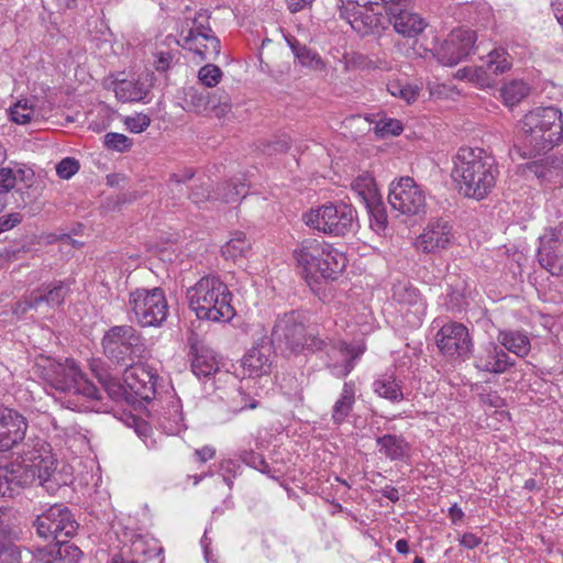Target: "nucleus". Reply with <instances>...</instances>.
Returning <instances> with one entry per match:
<instances>
[{
  "mask_svg": "<svg viewBox=\"0 0 563 563\" xmlns=\"http://www.w3.org/2000/svg\"><path fill=\"white\" fill-rule=\"evenodd\" d=\"M57 461L51 445L43 440L25 444L20 461L0 467V495L13 497L20 488L38 481L48 493H55L66 484L56 472Z\"/></svg>",
  "mask_w": 563,
  "mask_h": 563,
  "instance_id": "nucleus-1",
  "label": "nucleus"
},
{
  "mask_svg": "<svg viewBox=\"0 0 563 563\" xmlns=\"http://www.w3.org/2000/svg\"><path fill=\"white\" fill-rule=\"evenodd\" d=\"M35 373L56 391L64 394L60 402L70 410H92L91 402L100 398L98 388L84 377L74 360L57 362L41 356L35 362Z\"/></svg>",
  "mask_w": 563,
  "mask_h": 563,
  "instance_id": "nucleus-2",
  "label": "nucleus"
},
{
  "mask_svg": "<svg viewBox=\"0 0 563 563\" xmlns=\"http://www.w3.org/2000/svg\"><path fill=\"white\" fill-rule=\"evenodd\" d=\"M451 177L464 197L486 198L496 185L498 169L494 158L479 147H461L452 157Z\"/></svg>",
  "mask_w": 563,
  "mask_h": 563,
  "instance_id": "nucleus-3",
  "label": "nucleus"
},
{
  "mask_svg": "<svg viewBox=\"0 0 563 563\" xmlns=\"http://www.w3.org/2000/svg\"><path fill=\"white\" fill-rule=\"evenodd\" d=\"M189 308L200 320L229 322L235 316L232 294L217 275L201 277L186 292Z\"/></svg>",
  "mask_w": 563,
  "mask_h": 563,
  "instance_id": "nucleus-4",
  "label": "nucleus"
},
{
  "mask_svg": "<svg viewBox=\"0 0 563 563\" xmlns=\"http://www.w3.org/2000/svg\"><path fill=\"white\" fill-rule=\"evenodd\" d=\"M294 257L306 278L336 279L346 267V256L332 244L308 238L295 249Z\"/></svg>",
  "mask_w": 563,
  "mask_h": 563,
  "instance_id": "nucleus-5",
  "label": "nucleus"
},
{
  "mask_svg": "<svg viewBox=\"0 0 563 563\" xmlns=\"http://www.w3.org/2000/svg\"><path fill=\"white\" fill-rule=\"evenodd\" d=\"M562 117L555 107H540L528 112L521 121L526 146L534 154H541L563 142Z\"/></svg>",
  "mask_w": 563,
  "mask_h": 563,
  "instance_id": "nucleus-6",
  "label": "nucleus"
},
{
  "mask_svg": "<svg viewBox=\"0 0 563 563\" xmlns=\"http://www.w3.org/2000/svg\"><path fill=\"white\" fill-rule=\"evenodd\" d=\"M103 354L112 362L131 365L147 354L145 340L132 325H113L102 338Z\"/></svg>",
  "mask_w": 563,
  "mask_h": 563,
  "instance_id": "nucleus-7",
  "label": "nucleus"
},
{
  "mask_svg": "<svg viewBox=\"0 0 563 563\" xmlns=\"http://www.w3.org/2000/svg\"><path fill=\"white\" fill-rule=\"evenodd\" d=\"M355 219V209L344 202H329L302 216L303 222L310 229L331 236H344L351 232Z\"/></svg>",
  "mask_w": 563,
  "mask_h": 563,
  "instance_id": "nucleus-8",
  "label": "nucleus"
},
{
  "mask_svg": "<svg viewBox=\"0 0 563 563\" xmlns=\"http://www.w3.org/2000/svg\"><path fill=\"white\" fill-rule=\"evenodd\" d=\"M128 309L133 314L130 319L143 328L161 327L168 316L167 300L159 287L137 288L131 291Z\"/></svg>",
  "mask_w": 563,
  "mask_h": 563,
  "instance_id": "nucleus-9",
  "label": "nucleus"
},
{
  "mask_svg": "<svg viewBox=\"0 0 563 563\" xmlns=\"http://www.w3.org/2000/svg\"><path fill=\"white\" fill-rule=\"evenodd\" d=\"M388 202L395 211L407 217L421 216L427 211L426 191L409 176L391 181Z\"/></svg>",
  "mask_w": 563,
  "mask_h": 563,
  "instance_id": "nucleus-10",
  "label": "nucleus"
},
{
  "mask_svg": "<svg viewBox=\"0 0 563 563\" xmlns=\"http://www.w3.org/2000/svg\"><path fill=\"white\" fill-rule=\"evenodd\" d=\"M34 527L41 538L62 542L75 534L78 523L66 506L54 504L36 517Z\"/></svg>",
  "mask_w": 563,
  "mask_h": 563,
  "instance_id": "nucleus-11",
  "label": "nucleus"
},
{
  "mask_svg": "<svg viewBox=\"0 0 563 563\" xmlns=\"http://www.w3.org/2000/svg\"><path fill=\"white\" fill-rule=\"evenodd\" d=\"M273 338L279 343H285L295 353L300 352L305 346L313 351H321L327 345L323 339L306 335L305 325L295 311L285 313L277 319L273 329Z\"/></svg>",
  "mask_w": 563,
  "mask_h": 563,
  "instance_id": "nucleus-12",
  "label": "nucleus"
},
{
  "mask_svg": "<svg viewBox=\"0 0 563 563\" xmlns=\"http://www.w3.org/2000/svg\"><path fill=\"white\" fill-rule=\"evenodd\" d=\"M189 356L194 375L199 380H203L205 384H209V386H206L207 393L219 389L217 386L218 380L234 382L235 378L229 372L220 369L217 354L212 349L195 343L190 346Z\"/></svg>",
  "mask_w": 563,
  "mask_h": 563,
  "instance_id": "nucleus-13",
  "label": "nucleus"
},
{
  "mask_svg": "<svg viewBox=\"0 0 563 563\" xmlns=\"http://www.w3.org/2000/svg\"><path fill=\"white\" fill-rule=\"evenodd\" d=\"M435 344L445 357L462 361L470 357L474 347L468 329L459 322L443 324L435 334Z\"/></svg>",
  "mask_w": 563,
  "mask_h": 563,
  "instance_id": "nucleus-14",
  "label": "nucleus"
},
{
  "mask_svg": "<svg viewBox=\"0 0 563 563\" xmlns=\"http://www.w3.org/2000/svg\"><path fill=\"white\" fill-rule=\"evenodd\" d=\"M158 375L154 368L143 363H134L126 367L123 380L129 388L131 404L150 402L156 395Z\"/></svg>",
  "mask_w": 563,
  "mask_h": 563,
  "instance_id": "nucleus-15",
  "label": "nucleus"
},
{
  "mask_svg": "<svg viewBox=\"0 0 563 563\" xmlns=\"http://www.w3.org/2000/svg\"><path fill=\"white\" fill-rule=\"evenodd\" d=\"M511 66L512 60L509 53L505 48H495L482 58L481 65L474 69H464L463 73L481 87H492L496 84L497 77L508 71Z\"/></svg>",
  "mask_w": 563,
  "mask_h": 563,
  "instance_id": "nucleus-16",
  "label": "nucleus"
},
{
  "mask_svg": "<svg viewBox=\"0 0 563 563\" xmlns=\"http://www.w3.org/2000/svg\"><path fill=\"white\" fill-rule=\"evenodd\" d=\"M454 240L452 224L443 218H434L417 236L415 247L424 254H435L446 250Z\"/></svg>",
  "mask_w": 563,
  "mask_h": 563,
  "instance_id": "nucleus-17",
  "label": "nucleus"
},
{
  "mask_svg": "<svg viewBox=\"0 0 563 563\" xmlns=\"http://www.w3.org/2000/svg\"><path fill=\"white\" fill-rule=\"evenodd\" d=\"M475 32L466 29L453 30L437 49V59L445 66H454L467 57L475 44Z\"/></svg>",
  "mask_w": 563,
  "mask_h": 563,
  "instance_id": "nucleus-18",
  "label": "nucleus"
},
{
  "mask_svg": "<svg viewBox=\"0 0 563 563\" xmlns=\"http://www.w3.org/2000/svg\"><path fill=\"white\" fill-rule=\"evenodd\" d=\"M322 350L327 351V367L338 378L347 376L353 371L356 361L364 353L363 346L351 345L345 342H327Z\"/></svg>",
  "mask_w": 563,
  "mask_h": 563,
  "instance_id": "nucleus-19",
  "label": "nucleus"
},
{
  "mask_svg": "<svg viewBox=\"0 0 563 563\" xmlns=\"http://www.w3.org/2000/svg\"><path fill=\"white\" fill-rule=\"evenodd\" d=\"M184 102L187 111L198 114L211 111L217 118L227 115L231 110L228 96H220L218 103H214V97H211L209 91L194 86L185 88Z\"/></svg>",
  "mask_w": 563,
  "mask_h": 563,
  "instance_id": "nucleus-20",
  "label": "nucleus"
},
{
  "mask_svg": "<svg viewBox=\"0 0 563 563\" xmlns=\"http://www.w3.org/2000/svg\"><path fill=\"white\" fill-rule=\"evenodd\" d=\"M561 232L559 227L549 228L539 238L538 261L552 275H558L562 271L560 245L563 238Z\"/></svg>",
  "mask_w": 563,
  "mask_h": 563,
  "instance_id": "nucleus-21",
  "label": "nucleus"
},
{
  "mask_svg": "<svg viewBox=\"0 0 563 563\" xmlns=\"http://www.w3.org/2000/svg\"><path fill=\"white\" fill-rule=\"evenodd\" d=\"M406 1L401 0L398 3L386 5V12L398 34L404 37H416L426 29L427 23L417 13L402 8Z\"/></svg>",
  "mask_w": 563,
  "mask_h": 563,
  "instance_id": "nucleus-22",
  "label": "nucleus"
},
{
  "mask_svg": "<svg viewBox=\"0 0 563 563\" xmlns=\"http://www.w3.org/2000/svg\"><path fill=\"white\" fill-rule=\"evenodd\" d=\"M515 365L509 355L496 343H488L475 355L474 366L490 374H503Z\"/></svg>",
  "mask_w": 563,
  "mask_h": 563,
  "instance_id": "nucleus-23",
  "label": "nucleus"
},
{
  "mask_svg": "<svg viewBox=\"0 0 563 563\" xmlns=\"http://www.w3.org/2000/svg\"><path fill=\"white\" fill-rule=\"evenodd\" d=\"M183 48L194 53L199 59L214 60L221 52V43L216 34H184L179 36L178 42Z\"/></svg>",
  "mask_w": 563,
  "mask_h": 563,
  "instance_id": "nucleus-24",
  "label": "nucleus"
},
{
  "mask_svg": "<svg viewBox=\"0 0 563 563\" xmlns=\"http://www.w3.org/2000/svg\"><path fill=\"white\" fill-rule=\"evenodd\" d=\"M153 87L151 74L140 76L135 80H119L114 82V93L122 102H147L146 98Z\"/></svg>",
  "mask_w": 563,
  "mask_h": 563,
  "instance_id": "nucleus-25",
  "label": "nucleus"
},
{
  "mask_svg": "<svg viewBox=\"0 0 563 563\" xmlns=\"http://www.w3.org/2000/svg\"><path fill=\"white\" fill-rule=\"evenodd\" d=\"M69 280H58L53 284H49L45 290L42 291H33L25 299L24 303L27 309H40L43 305L48 306L49 308L59 307L63 305L66 296L70 289Z\"/></svg>",
  "mask_w": 563,
  "mask_h": 563,
  "instance_id": "nucleus-26",
  "label": "nucleus"
},
{
  "mask_svg": "<svg viewBox=\"0 0 563 563\" xmlns=\"http://www.w3.org/2000/svg\"><path fill=\"white\" fill-rule=\"evenodd\" d=\"M27 429L25 418L15 410H10V418L0 422V452H4L21 442Z\"/></svg>",
  "mask_w": 563,
  "mask_h": 563,
  "instance_id": "nucleus-27",
  "label": "nucleus"
},
{
  "mask_svg": "<svg viewBox=\"0 0 563 563\" xmlns=\"http://www.w3.org/2000/svg\"><path fill=\"white\" fill-rule=\"evenodd\" d=\"M13 166L0 167V195L10 192L18 183L31 186L34 172L21 163H12Z\"/></svg>",
  "mask_w": 563,
  "mask_h": 563,
  "instance_id": "nucleus-28",
  "label": "nucleus"
},
{
  "mask_svg": "<svg viewBox=\"0 0 563 563\" xmlns=\"http://www.w3.org/2000/svg\"><path fill=\"white\" fill-rule=\"evenodd\" d=\"M355 395V383L353 380L345 382L343 384L342 391L332 406L331 419L334 424H342L350 416L356 401Z\"/></svg>",
  "mask_w": 563,
  "mask_h": 563,
  "instance_id": "nucleus-29",
  "label": "nucleus"
},
{
  "mask_svg": "<svg viewBox=\"0 0 563 563\" xmlns=\"http://www.w3.org/2000/svg\"><path fill=\"white\" fill-rule=\"evenodd\" d=\"M271 346L257 345L253 346L243 357L242 364L249 376H262L269 372L271 368Z\"/></svg>",
  "mask_w": 563,
  "mask_h": 563,
  "instance_id": "nucleus-30",
  "label": "nucleus"
},
{
  "mask_svg": "<svg viewBox=\"0 0 563 563\" xmlns=\"http://www.w3.org/2000/svg\"><path fill=\"white\" fill-rule=\"evenodd\" d=\"M376 444L390 461H406L410 456V444L400 435L384 434L376 439Z\"/></svg>",
  "mask_w": 563,
  "mask_h": 563,
  "instance_id": "nucleus-31",
  "label": "nucleus"
},
{
  "mask_svg": "<svg viewBox=\"0 0 563 563\" xmlns=\"http://www.w3.org/2000/svg\"><path fill=\"white\" fill-rule=\"evenodd\" d=\"M497 341L507 351L519 357H526L531 350L530 338L520 330H500Z\"/></svg>",
  "mask_w": 563,
  "mask_h": 563,
  "instance_id": "nucleus-32",
  "label": "nucleus"
},
{
  "mask_svg": "<svg viewBox=\"0 0 563 563\" xmlns=\"http://www.w3.org/2000/svg\"><path fill=\"white\" fill-rule=\"evenodd\" d=\"M91 369L111 399L114 401L124 400L126 402H131L132 398L129 395V388L124 382L122 384L118 378L112 377L106 369L99 368L98 365H92Z\"/></svg>",
  "mask_w": 563,
  "mask_h": 563,
  "instance_id": "nucleus-33",
  "label": "nucleus"
},
{
  "mask_svg": "<svg viewBox=\"0 0 563 563\" xmlns=\"http://www.w3.org/2000/svg\"><path fill=\"white\" fill-rule=\"evenodd\" d=\"M287 42L294 55L302 66L308 67L314 71L324 70L325 64L317 52L308 48L305 45H300L296 40H287Z\"/></svg>",
  "mask_w": 563,
  "mask_h": 563,
  "instance_id": "nucleus-34",
  "label": "nucleus"
},
{
  "mask_svg": "<svg viewBox=\"0 0 563 563\" xmlns=\"http://www.w3.org/2000/svg\"><path fill=\"white\" fill-rule=\"evenodd\" d=\"M373 389L379 397L393 402L402 400L404 393L399 382L393 375H383L373 383Z\"/></svg>",
  "mask_w": 563,
  "mask_h": 563,
  "instance_id": "nucleus-35",
  "label": "nucleus"
},
{
  "mask_svg": "<svg viewBox=\"0 0 563 563\" xmlns=\"http://www.w3.org/2000/svg\"><path fill=\"white\" fill-rule=\"evenodd\" d=\"M246 195L247 186L244 183L234 179L219 185L214 191L213 199L224 203H233L245 198Z\"/></svg>",
  "mask_w": 563,
  "mask_h": 563,
  "instance_id": "nucleus-36",
  "label": "nucleus"
},
{
  "mask_svg": "<svg viewBox=\"0 0 563 563\" xmlns=\"http://www.w3.org/2000/svg\"><path fill=\"white\" fill-rule=\"evenodd\" d=\"M351 189L364 205L380 197L375 187L374 178L369 174L357 176L352 181Z\"/></svg>",
  "mask_w": 563,
  "mask_h": 563,
  "instance_id": "nucleus-37",
  "label": "nucleus"
},
{
  "mask_svg": "<svg viewBox=\"0 0 563 563\" xmlns=\"http://www.w3.org/2000/svg\"><path fill=\"white\" fill-rule=\"evenodd\" d=\"M191 33V35L199 34H214L210 26V14L207 11L196 12L194 18H186L179 36Z\"/></svg>",
  "mask_w": 563,
  "mask_h": 563,
  "instance_id": "nucleus-38",
  "label": "nucleus"
},
{
  "mask_svg": "<svg viewBox=\"0 0 563 563\" xmlns=\"http://www.w3.org/2000/svg\"><path fill=\"white\" fill-rule=\"evenodd\" d=\"M369 217V225L372 230L376 233H382L386 230L388 224L387 211L382 201V198L378 197L371 202L364 205Z\"/></svg>",
  "mask_w": 563,
  "mask_h": 563,
  "instance_id": "nucleus-39",
  "label": "nucleus"
},
{
  "mask_svg": "<svg viewBox=\"0 0 563 563\" xmlns=\"http://www.w3.org/2000/svg\"><path fill=\"white\" fill-rule=\"evenodd\" d=\"M51 553L54 554L53 563H79L82 556L81 550L77 545L69 543L68 539L55 542Z\"/></svg>",
  "mask_w": 563,
  "mask_h": 563,
  "instance_id": "nucleus-40",
  "label": "nucleus"
},
{
  "mask_svg": "<svg viewBox=\"0 0 563 563\" xmlns=\"http://www.w3.org/2000/svg\"><path fill=\"white\" fill-rule=\"evenodd\" d=\"M530 92V87L522 80H511L504 85L500 96L508 107H514L523 100Z\"/></svg>",
  "mask_w": 563,
  "mask_h": 563,
  "instance_id": "nucleus-41",
  "label": "nucleus"
},
{
  "mask_svg": "<svg viewBox=\"0 0 563 563\" xmlns=\"http://www.w3.org/2000/svg\"><path fill=\"white\" fill-rule=\"evenodd\" d=\"M251 242L244 232H234L232 238L222 246L221 252L225 258L236 260L245 255L250 250Z\"/></svg>",
  "mask_w": 563,
  "mask_h": 563,
  "instance_id": "nucleus-42",
  "label": "nucleus"
},
{
  "mask_svg": "<svg viewBox=\"0 0 563 563\" xmlns=\"http://www.w3.org/2000/svg\"><path fill=\"white\" fill-rule=\"evenodd\" d=\"M35 117L34 104L29 99H20L10 107V118L18 124H27Z\"/></svg>",
  "mask_w": 563,
  "mask_h": 563,
  "instance_id": "nucleus-43",
  "label": "nucleus"
},
{
  "mask_svg": "<svg viewBox=\"0 0 563 563\" xmlns=\"http://www.w3.org/2000/svg\"><path fill=\"white\" fill-rule=\"evenodd\" d=\"M388 92L399 99H402L408 104L416 101L419 96V88L400 80H394L387 85Z\"/></svg>",
  "mask_w": 563,
  "mask_h": 563,
  "instance_id": "nucleus-44",
  "label": "nucleus"
},
{
  "mask_svg": "<svg viewBox=\"0 0 563 563\" xmlns=\"http://www.w3.org/2000/svg\"><path fill=\"white\" fill-rule=\"evenodd\" d=\"M221 68L214 64H206L198 70V80L207 88L216 87L222 79Z\"/></svg>",
  "mask_w": 563,
  "mask_h": 563,
  "instance_id": "nucleus-45",
  "label": "nucleus"
},
{
  "mask_svg": "<svg viewBox=\"0 0 563 563\" xmlns=\"http://www.w3.org/2000/svg\"><path fill=\"white\" fill-rule=\"evenodd\" d=\"M103 144L108 150L123 153L130 151L133 141L124 134L109 132L103 136Z\"/></svg>",
  "mask_w": 563,
  "mask_h": 563,
  "instance_id": "nucleus-46",
  "label": "nucleus"
},
{
  "mask_svg": "<svg viewBox=\"0 0 563 563\" xmlns=\"http://www.w3.org/2000/svg\"><path fill=\"white\" fill-rule=\"evenodd\" d=\"M232 394L233 395L230 405L232 411L238 412L246 408L254 409L258 405L255 399L251 398L250 395L243 390V386L233 389Z\"/></svg>",
  "mask_w": 563,
  "mask_h": 563,
  "instance_id": "nucleus-47",
  "label": "nucleus"
},
{
  "mask_svg": "<svg viewBox=\"0 0 563 563\" xmlns=\"http://www.w3.org/2000/svg\"><path fill=\"white\" fill-rule=\"evenodd\" d=\"M125 128L132 133H142L151 124V118L144 113H135L125 117L123 120Z\"/></svg>",
  "mask_w": 563,
  "mask_h": 563,
  "instance_id": "nucleus-48",
  "label": "nucleus"
},
{
  "mask_svg": "<svg viewBox=\"0 0 563 563\" xmlns=\"http://www.w3.org/2000/svg\"><path fill=\"white\" fill-rule=\"evenodd\" d=\"M402 129L401 122L397 119L379 120L375 126L376 133L380 136L399 135Z\"/></svg>",
  "mask_w": 563,
  "mask_h": 563,
  "instance_id": "nucleus-49",
  "label": "nucleus"
},
{
  "mask_svg": "<svg viewBox=\"0 0 563 563\" xmlns=\"http://www.w3.org/2000/svg\"><path fill=\"white\" fill-rule=\"evenodd\" d=\"M243 463L246 465L262 472L267 473L269 470V466L263 455L253 452V451H243L240 455Z\"/></svg>",
  "mask_w": 563,
  "mask_h": 563,
  "instance_id": "nucleus-50",
  "label": "nucleus"
},
{
  "mask_svg": "<svg viewBox=\"0 0 563 563\" xmlns=\"http://www.w3.org/2000/svg\"><path fill=\"white\" fill-rule=\"evenodd\" d=\"M132 550L134 554H142L148 558V560L155 559L157 563H163L162 547L154 545L152 548L145 549L144 541L140 539L133 542Z\"/></svg>",
  "mask_w": 563,
  "mask_h": 563,
  "instance_id": "nucleus-51",
  "label": "nucleus"
},
{
  "mask_svg": "<svg viewBox=\"0 0 563 563\" xmlns=\"http://www.w3.org/2000/svg\"><path fill=\"white\" fill-rule=\"evenodd\" d=\"M79 170V163L73 157H65L56 165V173L63 179H69Z\"/></svg>",
  "mask_w": 563,
  "mask_h": 563,
  "instance_id": "nucleus-52",
  "label": "nucleus"
},
{
  "mask_svg": "<svg viewBox=\"0 0 563 563\" xmlns=\"http://www.w3.org/2000/svg\"><path fill=\"white\" fill-rule=\"evenodd\" d=\"M188 198L191 200L192 203H195L199 208H201V206L207 201L214 200L213 196H211L210 194L209 187L205 185L191 188Z\"/></svg>",
  "mask_w": 563,
  "mask_h": 563,
  "instance_id": "nucleus-53",
  "label": "nucleus"
},
{
  "mask_svg": "<svg viewBox=\"0 0 563 563\" xmlns=\"http://www.w3.org/2000/svg\"><path fill=\"white\" fill-rule=\"evenodd\" d=\"M394 298L402 305H416L419 300V295L416 289L399 287L394 291Z\"/></svg>",
  "mask_w": 563,
  "mask_h": 563,
  "instance_id": "nucleus-54",
  "label": "nucleus"
},
{
  "mask_svg": "<svg viewBox=\"0 0 563 563\" xmlns=\"http://www.w3.org/2000/svg\"><path fill=\"white\" fill-rule=\"evenodd\" d=\"M0 563H21L19 548L14 544H4L0 551Z\"/></svg>",
  "mask_w": 563,
  "mask_h": 563,
  "instance_id": "nucleus-55",
  "label": "nucleus"
},
{
  "mask_svg": "<svg viewBox=\"0 0 563 563\" xmlns=\"http://www.w3.org/2000/svg\"><path fill=\"white\" fill-rule=\"evenodd\" d=\"M23 217L19 212L8 213L0 217V233L9 231L20 224Z\"/></svg>",
  "mask_w": 563,
  "mask_h": 563,
  "instance_id": "nucleus-56",
  "label": "nucleus"
},
{
  "mask_svg": "<svg viewBox=\"0 0 563 563\" xmlns=\"http://www.w3.org/2000/svg\"><path fill=\"white\" fill-rule=\"evenodd\" d=\"M174 59V55L170 52H159L156 54L154 62L155 69L157 71H165L170 67Z\"/></svg>",
  "mask_w": 563,
  "mask_h": 563,
  "instance_id": "nucleus-57",
  "label": "nucleus"
},
{
  "mask_svg": "<svg viewBox=\"0 0 563 563\" xmlns=\"http://www.w3.org/2000/svg\"><path fill=\"white\" fill-rule=\"evenodd\" d=\"M195 176V173L190 168H186L180 173H173L169 175L168 185L180 186L181 184L190 180Z\"/></svg>",
  "mask_w": 563,
  "mask_h": 563,
  "instance_id": "nucleus-58",
  "label": "nucleus"
},
{
  "mask_svg": "<svg viewBox=\"0 0 563 563\" xmlns=\"http://www.w3.org/2000/svg\"><path fill=\"white\" fill-rule=\"evenodd\" d=\"M289 148V142L286 139L275 141L273 143H268L263 148L265 154L272 155L273 153H282L286 152Z\"/></svg>",
  "mask_w": 563,
  "mask_h": 563,
  "instance_id": "nucleus-59",
  "label": "nucleus"
},
{
  "mask_svg": "<svg viewBox=\"0 0 563 563\" xmlns=\"http://www.w3.org/2000/svg\"><path fill=\"white\" fill-rule=\"evenodd\" d=\"M482 540L474 533H464L460 539V544L466 549H474L481 544Z\"/></svg>",
  "mask_w": 563,
  "mask_h": 563,
  "instance_id": "nucleus-60",
  "label": "nucleus"
},
{
  "mask_svg": "<svg viewBox=\"0 0 563 563\" xmlns=\"http://www.w3.org/2000/svg\"><path fill=\"white\" fill-rule=\"evenodd\" d=\"M195 455L198 461L207 462L216 455V450L212 446L206 445L195 451Z\"/></svg>",
  "mask_w": 563,
  "mask_h": 563,
  "instance_id": "nucleus-61",
  "label": "nucleus"
},
{
  "mask_svg": "<svg viewBox=\"0 0 563 563\" xmlns=\"http://www.w3.org/2000/svg\"><path fill=\"white\" fill-rule=\"evenodd\" d=\"M449 518L451 519V521L456 525L459 522H461L464 518V512L463 510L457 506V504H453L450 508H449Z\"/></svg>",
  "mask_w": 563,
  "mask_h": 563,
  "instance_id": "nucleus-62",
  "label": "nucleus"
},
{
  "mask_svg": "<svg viewBox=\"0 0 563 563\" xmlns=\"http://www.w3.org/2000/svg\"><path fill=\"white\" fill-rule=\"evenodd\" d=\"M380 493L383 497L389 499L393 503H397L399 500V493L397 488L393 486H385L382 488Z\"/></svg>",
  "mask_w": 563,
  "mask_h": 563,
  "instance_id": "nucleus-63",
  "label": "nucleus"
},
{
  "mask_svg": "<svg viewBox=\"0 0 563 563\" xmlns=\"http://www.w3.org/2000/svg\"><path fill=\"white\" fill-rule=\"evenodd\" d=\"M313 0H286L288 9L291 12H298L306 5L310 4Z\"/></svg>",
  "mask_w": 563,
  "mask_h": 563,
  "instance_id": "nucleus-64",
  "label": "nucleus"
}]
</instances>
